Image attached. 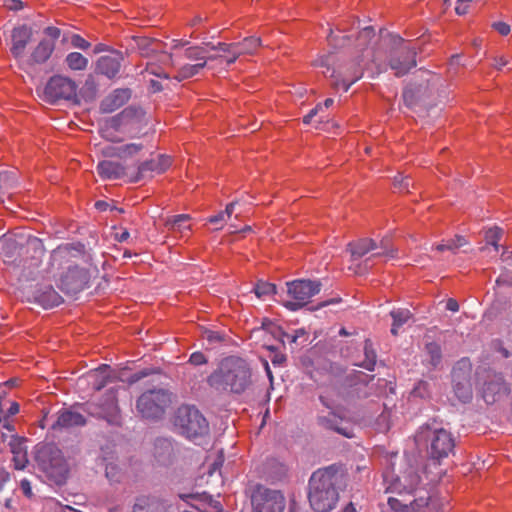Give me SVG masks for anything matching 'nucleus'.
I'll return each mask as SVG.
<instances>
[{
    "mask_svg": "<svg viewBox=\"0 0 512 512\" xmlns=\"http://www.w3.org/2000/svg\"><path fill=\"white\" fill-rule=\"evenodd\" d=\"M375 31L372 27H365L359 32L356 39V51L360 53L356 58L349 59L334 67L336 55L333 53L322 55L315 65L323 68L322 73L332 79V85L336 89L348 91L350 86L361 79L364 70H372L379 73L380 67L376 63L375 50L372 42L375 39Z\"/></svg>",
    "mask_w": 512,
    "mask_h": 512,
    "instance_id": "f257e3e1",
    "label": "nucleus"
},
{
    "mask_svg": "<svg viewBox=\"0 0 512 512\" xmlns=\"http://www.w3.org/2000/svg\"><path fill=\"white\" fill-rule=\"evenodd\" d=\"M338 482V470L333 466L319 469L311 475L308 500L315 512H329L336 507L339 500Z\"/></svg>",
    "mask_w": 512,
    "mask_h": 512,
    "instance_id": "f03ea898",
    "label": "nucleus"
},
{
    "mask_svg": "<svg viewBox=\"0 0 512 512\" xmlns=\"http://www.w3.org/2000/svg\"><path fill=\"white\" fill-rule=\"evenodd\" d=\"M251 372L247 362L239 357L224 359L219 368L208 377L211 387L218 390L243 392L250 384Z\"/></svg>",
    "mask_w": 512,
    "mask_h": 512,
    "instance_id": "7ed1b4c3",
    "label": "nucleus"
},
{
    "mask_svg": "<svg viewBox=\"0 0 512 512\" xmlns=\"http://www.w3.org/2000/svg\"><path fill=\"white\" fill-rule=\"evenodd\" d=\"M417 446H425L430 458L440 462L449 456L455 447L452 434L444 428L422 426L415 435Z\"/></svg>",
    "mask_w": 512,
    "mask_h": 512,
    "instance_id": "20e7f679",
    "label": "nucleus"
},
{
    "mask_svg": "<svg viewBox=\"0 0 512 512\" xmlns=\"http://www.w3.org/2000/svg\"><path fill=\"white\" fill-rule=\"evenodd\" d=\"M383 481L387 492L413 493L417 490L421 476L419 467L411 464L410 459H405L404 468L400 474H395L393 468H387L383 472Z\"/></svg>",
    "mask_w": 512,
    "mask_h": 512,
    "instance_id": "39448f33",
    "label": "nucleus"
},
{
    "mask_svg": "<svg viewBox=\"0 0 512 512\" xmlns=\"http://www.w3.org/2000/svg\"><path fill=\"white\" fill-rule=\"evenodd\" d=\"M174 424L189 439L207 435L209 425L205 417L193 406L183 405L177 409Z\"/></svg>",
    "mask_w": 512,
    "mask_h": 512,
    "instance_id": "423d86ee",
    "label": "nucleus"
},
{
    "mask_svg": "<svg viewBox=\"0 0 512 512\" xmlns=\"http://www.w3.org/2000/svg\"><path fill=\"white\" fill-rule=\"evenodd\" d=\"M172 402L171 394L164 389L149 390L137 399V412L146 419L161 418Z\"/></svg>",
    "mask_w": 512,
    "mask_h": 512,
    "instance_id": "0eeeda50",
    "label": "nucleus"
},
{
    "mask_svg": "<svg viewBox=\"0 0 512 512\" xmlns=\"http://www.w3.org/2000/svg\"><path fill=\"white\" fill-rule=\"evenodd\" d=\"M35 461L39 469L51 480L60 482L64 479L66 465L61 451L54 445L46 444L40 446L36 451Z\"/></svg>",
    "mask_w": 512,
    "mask_h": 512,
    "instance_id": "6e6552de",
    "label": "nucleus"
},
{
    "mask_svg": "<svg viewBox=\"0 0 512 512\" xmlns=\"http://www.w3.org/2000/svg\"><path fill=\"white\" fill-rule=\"evenodd\" d=\"M321 289L319 281L298 279L287 283V294L290 300L284 301V306L291 311H296L305 306L310 299L318 294Z\"/></svg>",
    "mask_w": 512,
    "mask_h": 512,
    "instance_id": "1a4fd4ad",
    "label": "nucleus"
},
{
    "mask_svg": "<svg viewBox=\"0 0 512 512\" xmlns=\"http://www.w3.org/2000/svg\"><path fill=\"white\" fill-rule=\"evenodd\" d=\"M477 385L487 404H492L508 393V387L500 374L488 369H478L476 372Z\"/></svg>",
    "mask_w": 512,
    "mask_h": 512,
    "instance_id": "9d476101",
    "label": "nucleus"
},
{
    "mask_svg": "<svg viewBox=\"0 0 512 512\" xmlns=\"http://www.w3.org/2000/svg\"><path fill=\"white\" fill-rule=\"evenodd\" d=\"M259 38L251 36L245 38L238 43L219 42L217 46L207 45L211 51L220 52L221 62H225L227 66L233 64L237 58L245 54H253L260 47Z\"/></svg>",
    "mask_w": 512,
    "mask_h": 512,
    "instance_id": "9b49d317",
    "label": "nucleus"
},
{
    "mask_svg": "<svg viewBox=\"0 0 512 512\" xmlns=\"http://www.w3.org/2000/svg\"><path fill=\"white\" fill-rule=\"evenodd\" d=\"M77 96V85L71 78L54 75L46 83L42 97L48 103L59 100H73Z\"/></svg>",
    "mask_w": 512,
    "mask_h": 512,
    "instance_id": "f8f14e48",
    "label": "nucleus"
},
{
    "mask_svg": "<svg viewBox=\"0 0 512 512\" xmlns=\"http://www.w3.org/2000/svg\"><path fill=\"white\" fill-rule=\"evenodd\" d=\"M253 512H283L286 501L284 495L278 491L258 486L252 496Z\"/></svg>",
    "mask_w": 512,
    "mask_h": 512,
    "instance_id": "ddd939ff",
    "label": "nucleus"
},
{
    "mask_svg": "<svg viewBox=\"0 0 512 512\" xmlns=\"http://www.w3.org/2000/svg\"><path fill=\"white\" fill-rule=\"evenodd\" d=\"M471 363L468 359L459 360L452 370L453 388L456 397L463 403L472 399V387L469 381Z\"/></svg>",
    "mask_w": 512,
    "mask_h": 512,
    "instance_id": "4468645a",
    "label": "nucleus"
},
{
    "mask_svg": "<svg viewBox=\"0 0 512 512\" xmlns=\"http://www.w3.org/2000/svg\"><path fill=\"white\" fill-rule=\"evenodd\" d=\"M348 248L354 259L361 258L369 252H372L373 257L394 258L396 256V251L390 247L386 239L381 240L380 245H377L373 239H359L349 243Z\"/></svg>",
    "mask_w": 512,
    "mask_h": 512,
    "instance_id": "2eb2a0df",
    "label": "nucleus"
},
{
    "mask_svg": "<svg viewBox=\"0 0 512 512\" xmlns=\"http://www.w3.org/2000/svg\"><path fill=\"white\" fill-rule=\"evenodd\" d=\"M320 400L322 404L329 409L327 415H320L318 417L320 425L327 429L334 430L345 437H353V431L350 422L346 420L344 412L338 408L332 407L326 401V398L324 396H321Z\"/></svg>",
    "mask_w": 512,
    "mask_h": 512,
    "instance_id": "dca6fc26",
    "label": "nucleus"
},
{
    "mask_svg": "<svg viewBox=\"0 0 512 512\" xmlns=\"http://www.w3.org/2000/svg\"><path fill=\"white\" fill-rule=\"evenodd\" d=\"M87 281L86 270L77 265H69L59 279V288L67 294H76L85 288Z\"/></svg>",
    "mask_w": 512,
    "mask_h": 512,
    "instance_id": "f3484780",
    "label": "nucleus"
},
{
    "mask_svg": "<svg viewBox=\"0 0 512 512\" xmlns=\"http://www.w3.org/2000/svg\"><path fill=\"white\" fill-rule=\"evenodd\" d=\"M179 497L200 512H223L221 503L206 492L182 493Z\"/></svg>",
    "mask_w": 512,
    "mask_h": 512,
    "instance_id": "a211bd4d",
    "label": "nucleus"
},
{
    "mask_svg": "<svg viewBox=\"0 0 512 512\" xmlns=\"http://www.w3.org/2000/svg\"><path fill=\"white\" fill-rule=\"evenodd\" d=\"M398 54V57H393L391 59L390 66L395 71V75L401 76L416 66V52L414 48L410 47V44H405L398 51Z\"/></svg>",
    "mask_w": 512,
    "mask_h": 512,
    "instance_id": "6ab92c4d",
    "label": "nucleus"
},
{
    "mask_svg": "<svg viewBox=\"0 0 512 512\" xmlns=\"http://www.w3.org/2000/svg\"><path fill=\"white\" fill-rule=\"evenodd\" d=\"M26 440L13 434L9 441L10 451L12 453V464L16 470H24L28 464Z\"/></svg>",
    "mask_w": 512,
    "mask_h": 512,
    "instance_id": "aec40b11",
    "label": "nucleus"
},
{
    "mask_svg": "<svg viewBox=\"0 0 512 512\" xmlns=\"http://www.w3.org/2000/svg\"><path fill=\"white\" fill-rule=\"evenodd\" d=\"M123 55L121 52H114L112 55L102 56L97 61V71L109 79L116 77L121 68Z\"/></svg>",
    "mask_w": 512,
    "mask_h": 512,
    "instance_id": "412c9836",
    "label": "nucleus"
},
{
    "mask_svg": "<svg viewBox=\"0 0 512 512\" xmlns=\"http://www.w3.org/2000/svg\"><path fill=\"white\" fill-rule=\"evenodd\" d=\"M161 62H163L165 65H172L176 66L179 65V69L177 71V75L175 76L178 80L188 79L190 77H193L194 75L198 74L201 69H203L204 63H194V64H180L179 62H176L172 55L170 54H162L160 56Z\"/></svg>",
    "mask_w": 512,
    "mask_h": 512,
    "instance_id": "4be33fe9",
    "label": "nucleus"
},
{
    "mask_svg": "<svg viewBox=\"0 0 512 512\" xmlns=\"http://www.w3.org/2000/svg\"><path fill=\"white\" fill-rule=\"evenodd\" d=\"M131 97L129 89H116L101 103L103 112L111 113L123 106Z\"/></svg>",
    "mask_w": 512,
    "mask_h": 512,
    "instance_id": "5701e85b",
    "label": "nucleus"
},
{
    "mask_svg": "<svg viewBox=\"0 0 512 512\" xmlns=\"http://www.w3.org/2000/svg\"><path fill=\"white\" fill-rule=\"evenodd\" d=\"M110 372L111 369L108 365H102L89 371L81 380L91 385L93 389L100 390L110 382Z\"/></svg>",
    "mask_w": 512,
    "mask_h": 512,
    "instance_id": "b1692460",
    "label": "nucleus"
},
{
    "mask_svg": "<svg viewBox=\"0 0 512 512\" xmlns=\"http://www.w3.org/2000/svg\"><path fill=\"white\" fill-rule=\"evenodd\" d=\"M31 38L30 30L25 27H17L12 32L11 53L15 58H21Z\"/></svg>",
    "mask_w": 512,
    "mask_h": 512,
    "instance_id": "393cba45",
    "label": "nucleus"
},
{
    "mask_svg": "<svg viewBox=\"0 0 512 512\" xmlns=\"http://www.w3.org/2000/svg\"><path fill=\"white\" fill-rule=\"evenodd\" d=\"M132 512H167V506L155 496H140L136 499Z\"/></svg>",
    "mask_w": 512,
    "mask_h": 512,
    "instance_id": "a878e982",
    "label": "nucleus"
},
{
    "mask_svg": "<svg viewBox=\"0 0 512 512\" xmlns=\"http://www.w3.org/2000/svg\"><path fill=\"white\" fill-rule=\"evenodd\" d=\"M118 411L116 394L111 390L107 392L105 400L99 405V410L91 413L112 422L117 417Z\"/></svg>",
    "mask_w": 512,
    "mask_h": 512,
    "instance_id": "bb28decb",
    "label": "nucleus"
},
{
    "mask_svg": "<svg viewBox=\"0 0 512 512\" xmlns=\"http://www.w3.org/2000/svg\"><path fill=\"white\" fill-rule=\"evenodd\" d=\"M190 216L187 214L174 215L167 219L165 225L169 231L179 234L181 238L189 237L191 232Z\"/></svg>",
    "mask_w": 512,
    "mask_h": 512,
    "instance_id": "cd10ccee",
    "label": "nucleus"
},
{
    "mask_svg": "<svg viewBox=\"0 0 512 512\" xmlns=\"http://www.w3.org/2000/svg\"><path fill=\"white\" fill-rule=\"evenodd\" d=\"M86 420L84 416L72 410H63L59 412L57 421L53 428H71L75 426H83Z\"/></svg>",
    "mask_w": 512,
    "mask_h": 512,
    "instance_id": "c85d7f7f",
    "label": "nucleus"
},
{
    "mask_svg": "<svg viewBox=\"0 0 512 512\" xmlns=\"http://www.w3.org/2000/svg\"><path fill=\"white\" fill-rule=\"evenodd\" d=\"M183 57L191 62L204 63L208 61L220 59V52L218 54H208V50L204 47L194 46L188 47L184 50Z\"/></svg>",
    "mask_w": 512,
    "mask_h": 512,
    "instance_id": "c756f323",
    "label": "nucleus"
},
{
    "mask_svg": "<svg viewBox=\"0 0 512 512\" xmlns=\"http://www.w3.org/2000/svg\"><path fill=\"white\" fill-rule=\"evenodd\" d=\"M97 172L104 180H114L124 175V168L117 162L104 160L97 165Z\"/></svg>",
    "mask_w": 512,
    "mask_h": 512,
    "instance_id": "7c9ffc66",
    "label": "nucleus"
},
{
    "mask_svg": "<svg viewBox=\"0 0 512 512\" xmlns=\"http://www.w3.org/2000/svg\"><path fill=\"white\" fill-rule=\"evenodd\" d=\"M171 165V158L166 155H158L150 161L144 162L139 167V173L144 174L147 171L155 172L157 174L165 172Z\"/></svg>",
    "mask_w": 512,
    "mask_h": 512,
    "instance_id": "2f4dec72",
    "label": "nucleus"
},
{
    "mask_svg": "<svg viewBox=\"0 0 512 512\" xmlns=\"http://www.w3.org/2000/svg\"><path fill=\"white\" fill-rule=\"evenodd\" d=\"M54 48L55 46L52 41L46 39L40 41L31 54V61L36 64L46 62L50 58Z\"/></svg>",
    "mask_w": 512,
    "mask_h": 512,
    "instance_id": "473e14b6",
    "label": "nucleus"
},
{
    "mask_svg": "<svg viewBox=\"0 0 512 512\" xmlns=\"http://www.w3.org/2000/svg\"><path fill=\"white\" fill-rule=\"evenodd\" d=\"M101 465L105 468V475L110 482H120L123 473L118 465L114 462L113 456H103Z\"/></svg>",
    "mask_w": 512,
    "mask_h": 512,
    "instance_id": "72a5a7b5",
    "label": "nucleus"
},
{
    "mask_svg": "<svg viewBox=\"0 0 512 512\" xmlns=\"http://www.w3.org/2000/svg\"><path fill=\"white\" fill-rule=\"evenodd\" d=\"M390 315L393 319L391 333L393 335L398 334V329L406 324L411 318L412 314L408 309L398 308L394 309L390 312Z\"/></svg>",
    "mask_w": 512,
    "mask_h": 512,
    "instance_id": "f704fd0d",
    "label": "nucleus"
},
{
    "mask_svg": "<svg viewBox=\"0 0 512 512\" xmlns=\"http://www.w3.org/2000/svg\"><path fill=\"white\" fill-rule=\"evenodd\" d=\"M37 299L38 302L46 309L58 306L61 303V297L52 287L47 288V290L40 294Z\"/></svg>",
    "mask_w": 512,
    "mask_h": 512,
    "instance_id": "c9c22d12",
    "label": "nucleus"
},
{
    "mask_svg": "<svg viewBox=\"0 0 512 512\" xmlns=\"http://www.w3.org/2000/svg\"><path fill=\"white\" fill-rule=\"evenodd\" d=\"M65 62L71 70L82 71L87 68L88 59L81 53L71 52L66 56Z\"/></svg>",
    "mask_w": 512,
    "mask_h": 512,
    "instance_id": "e433bc0d",
    "label": "nucleus"
},
{
    "mask_svg": "<svg viewBox=\"0 0 512 512\" xmlns=\"http://www.w3.org/2000/svg\"><path fill=\"white\" fill-rule=\"evenodd\" d=\"M253 291L258 298L263 299L274 294L276 292V286L272 283L259 281L253 288Z\"/></svg>",
    "mask_w": 512,
    "mask_h": 512,
    "instance_id": "4c0bfd02",
    "label": "nucleus"
},
{
    "mask_svg": "<svg viewBox=\"0 0 512 512\" xmlns=\"http://www.w3.org/2000/svg\"><path fill=\"white\" fill-rule=\"evenodd\" d=\"M502 233H503L502 229H500L498 227L489 228L485 232L486 244L493 246L494 250L498 251L499 241L501 240Z\"/></svg>",
    "mask_w": 512,
    "mask_h": 512,
    "instance_id": "58836bf2",
    "label": "nucleus"
},
{
    "mask_svg": "<svg viewBox=\"0 0 512 512\" xmlns=\"http://www.w3.org/2000/svg\"><path fill=\"white\" fill-rule=\"evenodd\" d=\"M131 120L132 112L129 109H125L120 114L113 117L109 124L111 128L119 129L122 125H127Z\"/></svg>",
    "mask_w": 512,
    "mask_h": 512,
    "instance_id": "ea45409f",
    "label": "nucleus"
},
{
    "mask_svg": "<svg viewBox=\"0 0 512 512\" xmlns=\"http://www.w3.org/2000/svg\"><path fill=\"white\" fill-rule=\"evenodd\" d=\"M464 244H466V240L462 236H456L455 239H451L445 243L439 244L436 246V249L438 251H444V250H455L460 247H462Z\"/></svg>",
    "mask_w": 512,
    "mask_h": 512,
    "instance_id": "a19ab883",
    "label": "nucleus"
},
{
    "mask_svg": "<svg viewBox=\"0 0 512 512\" xmlns=\"http://www.w3.org/2000/svg\"><path fill=\"white\" fill-rule=\"evenodd\" d=\"M364 351H365L366 359L364 361L363 366L367 370L372 371L376 364V354L373 351V349L371 348V343L369 340L365 341Z\"/></svg>",
    "mask_w": 512,
    "mask_h": 512,
    "instance_id": "79ce46f5",
    "label": "nucleus"
},
{
    "mask_svg": "<svg viewBox=\"0 0 512 512\" xmlns=\"http://www.w3.org/2000/svg\"><path fill=\"white\" fill-rule=\"evenodd\" d=\"M426 351L430 356V363L437 366L441 359V348L437 343L431 342L426 345Z\"/></svg>",
    "mask_w": 512,
    "mask_h": 512,
    "instance_id": "37998d69",
    "label": "nucleus"
},
{
    "mask_svg": "<svg viewBox=\"0 0 512 512\" xmlns=\"http://www.w3.org/2000/svg\"><path fill=\"white\" fill-rule=\"evenodd\" d=\"M142 149V145L136 143H130L119 147L117 155L119 157L132 156L138 153Z\"/></svg>",
    "mask_w": 512,
    "mask_h": 512,
    "instance_id": "c03bdc74",
    "label": "nucleus"
},
{
    "mask_svg": "<svg viewBox=\"0 0 512 512\" xmlns=\"http://www.w3.org/2000/svg\"><path fill=\"white\" fill-rule=\"evenodd\" d=\"M146 72L151 75H155L159 78H165V79L169 78V74L166 71V67L158 66L157 64L152 63V62L147 63Z\"/></svg>",
    "mask_w": 512,
    "mask_h": 512,
    "instance_id": "a18cd8bd",
    "label": "nucleus"
},
{
    "mask_svg": "<svg viewBox=\"0 0 512 512\" xmlns=\"http://www.w3.org/2000/svg\"><path fill=\"white\" fill-rule=\"evenodd\" d=\"M412 396L426 398L429 396V384L425 381L418 382L412 390Z\"/></svg>",
    "mask_w": 512,
    "mask_h": 512,
    "instance_id": "49530a36",
    "label": "nucleus"
},
{
    "mask_svg": "<svg viewBox=\"0 0 512 512\" xmlns=\"http://www.w3.org/2000/svg\"><path fill=\"white\" fill-rule=\"evenodd\" d=\"M202 338L213 344L223 341L224 335L218 331L206 329L202 332Z\"/></svg>",
    "mask_w": 512,
    "mask_h": 512,
    "instance_id": "de8ad7c7",
    "label": "nucleus"
},
{
    "mask_svg": "<svg viewBox=\"0 0 512 512\" xmlns=\"http://www.w3.org/2000/svg\"><path fill=\"white\" fill-rule=\"evenodd\" d=\"M228 220L222 211L208 218V222L215 226V230L221 229Z\"/></svg>",
    "mask_w": 512,
    "mask_h": 512,
    "instance_id": "09e8293b",
    "label": "nucleus"
},
{
    "mask_svg": "<svg viewBox=\"0 0 512 512\" xmlns=\"http://www.w3.org/2000/svg\"><path fill=\"white\" fill-rule=\"evenodd\" d=\"M70 43L73 47L81 50H87L90 47V43L78 34L71 35Z\"/></svg>",
    "mask_w": 512,
    "mask_h": 512,
    "instance_id": "8fccbe9b",
    "label": "nucleus"
},
{
    "mask_svg": "<svg viewBox=\"0 0 512 512\" xmlns=\"http://www.w3.org/2000/svg\"><path fill=\"white\" fill-rule=\"evenodd\" d=\"M480 1L481 0H457L456 6H455V12L458 15H465L468 12V9L472 2L478 3Z\"/></svg>",
    "mask_w": 512,
    "mask_h": 512,
    "instance_id": "3c124183",
    "label": "nucleus"
},
{
    "mask_svg": "<svg viewBox=\"0 0 512 512\" xmlns=\"http://www.w3.org/2000/svg\"><path fill=\"white\" fill-rule=\"evenodd\" d=\"M189 362L195 366L207 363V358L202 352H194L190 355Z\"/></svg>",
    "mask_w": 512,
    "mask_h": 512,
    "instance_id": "603ef678",
    "label": "nucleus"
},
{
    "mask_svg": "<svg viewBox=\"0 0 512 512\" xmlns=\"http://www.w3.org/2000/svg\"><path fill=\"white\" fill-rule=\"evenodd\" d=\"M496 283L498 286L501 285H508L512 286V272L505 271L499 275V277L496 280Z\"/></svg>",
    "mask_w": 512,
    "mask_h": 512,
    "instance_id": "864d4df0",
    "label": "nucleus"
},
{
    "mask_svg": "<svg viewBox=\"0 0 512 512\" xmlns=\"http://www.w3.org/2000/svg\"><path fill=\"white\" fill-rule=\"evenodd\" d=\"M155 448L156 450L158 448H161L164 450V452L170 456L171 452H172V445H171V442L167 439H160V440H157L156 444H155Z\"/></svg>",
    "mask_w": 512,
    "mask_h": 512,
    "instance_id": "5fc2aeb1",
    "label": "nucleus"
},
{
    "mask_svg": "<svg viewBox=\"0 0 512 512\" xmlns=\"http://www.w3.org/2000/svg\"><path fill=\"white\" fill-rule=\"evenodd\" d=\"M494 29L501 35L506 36L510 32V26L504 22H496L493 24Z\"/></svg>",
    "mask_w": 512,
    "mask_h": 512,
    "instance_id": "6e6d98bb",
    "label": "nucleus"
},
{
    "mask_svg": "<svg viewBox=\"0 0 512 512\" xmlns=\"http://www.w3.org/2000/svg\"><path fill=\"white\" fill-rule=\"evenodd\" d=\"M20 488L26 497H28V498L32 497L33 493H32L31 484L27 479H22L20 481Z\"/></svg>",
    "mask_w": 512,
    "mask_h": 512,
    "instance_id": "4d7b16f0",
    "label": "nucleus"
},
{
    "mask_svg": "<svg viewBox=\"0 0 512 512\" xmlns=\"http://www.w3.org/2000/svg\"><path fill=\"white\" fill-rule=\"evenodd\" d=\"M68 254V251L66 248H58L54 250L52 254V260L53 262L59 261L63 259Z\"/></svg>",
    "mask_w": 512,
    "mask_h": 512,
    "instance_id": "13d9d810",
    "label": "nucleus"
},
{
    "mask_svg": "<svg viewBox=\"0 0 512 512\" xmlns=\"http://www.w3.org/2000/svg\"><path fill=\"white\" fill-rule=\"evenodd\" d=\"M10 177L8 172H0V189H8L10 187Z\"/></svg>",
    "mask_w": 512,
    "mask_h": 512,
    "instance_id": "bf43d9fd",
    "label": "nucleus"
},
{
    "mask_svg": "<svg viewBox=\"0 0 512 512\" xmlns=\"http://www.w3.org/2000/svg\"><path fill=\"white\" fill-rule=\"evenodd\" d=\"M20 410V406L17 402H11L9 407L6 409V414L9 415L10 419H13Z\"/></svg>",
    "mask_w": 512,
    "mask_h": 512,
    "instance_id": "052dcab7",
    "label": "nucleus"
},
{
    "mask_svg": "<svg viewBox=\"0 0 512 512\" xmlns=\"http://www.w3.org/2000/svg\"><path fill=\"white\" fill-rule=\"evenodd\" d=\"M342 32L341 31H338V33H334V32H331L330 35L328 36V42L330 45H334V46H337V41L338 39H346L347 36L345 35H340Z\"/></svg>",
    "mask_w": 512,
    "mask_h": 512,
    "instance_id": "680f3d73",
    "label": "nucleus"
},
{
    "mask_svg": "<svg viewBox=\"0 0 512 512\" xmlns=\"http://www.w3.org/2000/svg\"><path fill=\"white\" fill-rule=\"evenodd\" d=\"M45 34L49 37H51L52 39H57L59 38L60 34H61V31L59 28L57 27H53V26H49L47 27L45 30H44Z\"/></svg>",
    "mask_w": 512,
    "mask_h": 512,
    "instance_id": "e2e57ef3",
    "label": "nucleus"
},
{
    "mask_svg": "<svg viewBox=\"0 0 512 512\" xmlns=\"http://www.w3.org/2000/svg\"><path fill=\"white\" fill-rule=\"evenodd\" d=\"M322 108L321 104H318L315 108H313L306 116H304L303 118V122L305 124H310L311 123V120L314 116H316V114L318 113V111Z\"/></svg>",
    "mask_w": 512,
    "mask_h": 512,
    "instance_id": "0e129e2a",
    "label": "nucleus"
},
{
    "mask_svg": "<svg viewBox=\"0 0 512 512\" xmlns=\"http://www.w3.org/2000/svg\"><path fill=\"white\" fill-rule=\"evenodd\" d=\"M10 479L9 473L4 467L0 465V491L3 489L5 483Z\"/></svg>",
    "mask_w": 512,
    "mask_h": 512,
    "instance_id": "69168bd1",
    "label": "nucleus"
},
{
    "mask_svg": "<svg viewBox=\"0 0 512 512\" xmlns=\"http://www.w3.org/2000/svg\"><path fill=\"white\" fill-rule=\"evenodd\" d=\"M446 309L452 312H457L459 310V304L455 299L450 298L446 303Z\"/></svg>",
    "mask_w": 512,
    "mask_h": 512,
    "instance_id": "338daca9",
    "label": "nucleus"
},
{
    "mask_svg": "<svg viewBox=\"0 0 512 512\" xmlns=\"http://www.w3.org/2000/svg\"><path fill=\"white\" fill-rule=\"evenodd\" d=\"M508 62L509 61L504 56H499L494 59V65L497 69H501L506 66Z\"/></svg>",
    "mask_w": 512,
    "mask_h": 512,
    "instance_id": "774afa93",
    "label": "nucleus"
}]
</instances>
